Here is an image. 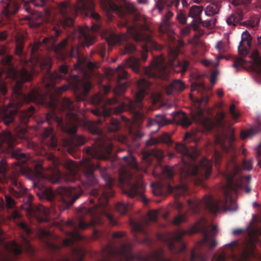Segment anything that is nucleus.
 <instances>
[{
    "label": "nucleus",
    "mask_w": 261,
    "mask_h": 261,
    "mask_svg": "<svg viewBox=\"0 0 261 261\" xmlns=\"http://www.w3.org/2000/svg\"><path fill=\"white\" fill-rule=\"evenodd\" d=\"M67 68L65 65H62L59 68V72H48L45 75L44 80V85L47 89H53L55 93L48 95H43L40 90H32L26 96L20 91L21 84L29 81L31 78V74L28 72L25 68H22L19 71L13 69L12 78L17 81L14 88L13 94V100L7 107L0 108V118L2 119L4 123L8 124L13 121V116L18 110V107L23 102H33L38 104L45 105L47 107L55 109L57 107L58 102L56 96L67 90L69 86L63 85L58 88H54V85L59 82L62 78V73L67 72Z\"/></svg>",
    "instance_id": "1"
},
{
    "label": "nucleus",
    "mask_w": 261,
    "mask_h": 261,
    "mask_svg": "<svg viewBox=\"0 0 261 261\" xmlns=\"http://www.w3.org/2000/svg\"><path fill=\"white\" fill-rule=\"evenodd\" d=\"M239 171L240 168L234 157L232 156L227 164L225 173L227 183L223 187L224 200L222 201L214 200L212 197L205 196L201 200H189L188 204L190 208L192 209L194 213H196L197 211L195 209V207L203 206L214 214L216 213L221 207L226 211H237L238 206L235 198L232 195V193H237L239 190L244 188H245L247 193L251 191V189L248 187L251 179L250 176L240 177L239 179H237L236 176Z\"/></svg>",
    "instance_id": "2"
},
{
    "label": "nucleus",
    "mask_w": 261,
    "mask_h": 261,
    "mask_svg": "<svg viewBox=\"0 0 261 261\" xmlns=\"http://www.w3.org/2000/svg\"><path fill=\"white\" fill-rule=\"evenodd\" d=\"M176 150L183 155V163L180 167V174L181 180L190 175L200 174L203 178H207L211 173L212 162L204 158L201 162L199 166H195L193 159L198 154V150L194 147L188 149L182 143L177 144ZM169 192H173L178 196L185 194L187 190L186 183L181 181L179 185L175 187L169 186Z\"/></svg>",
    "instance_id": "3"
},
{
    "label": "nucleus",
    "mask_w": 261,
    "mask_h": 261,
    "mask_svg": "<svg viewBox=\"0 0 261 261\" xmlns=\"http://www.w3.org/2000/svg\"><path fill=\"white\" fill-rule=\"evenodd\" d=\"M183 41H178V46L175 48L170 47L168 53V65L164 63V59L163 56H160L154 59L149 67L144 69V73L152 77H160L163 79H166L168 73V67L174 68L176 65L180 68L179 70H175L177 72L184 73L189 65V63L186 61H177L175 64V59L179 53V49L184 46Z\"/></svg>",
    "instance_id": "4"
},
{
    "label": "nucleus",
    "mask_w": 261,
    "mask_h": 261,
    "mask_svg": "<svg viewBox=\"0 0 261 261\" xmlns=\"http://www.w3.org/2000/svg\"><path fill=\"white\" fill-rule=\"evenodd\" d=\"M204 89L203 84L201 82H196L191 85V92L196 91L201 92ZM190 98L192 101L195 102V110L191 114L192 119L197 123H200L205 129L210 130L215 125L221 126L222 122L225 117V113L223 112H218L215 118V120L205 117L203 115V110L202 107H204L208 101L209 98L204 96L200 99L194 97V94H190Z\"/></svg>",
    "instance_id": "5"
},
{
    "label": "nucleus",
    "mask_w": 261,
    "mask_h": 261,
    "mask_svg": "<svg viewBox=\"0 0 261 261\" xmlns=\"http://www.w3.org/2000/svg\"><path fill=\"white\" fill-rule=\"evenodd\" d=\"M208 225L204 219H202L197 222L188 231H179L174 233L168 239L167 244L169 249L172 250L174 248V243L179 241L181 237L186 233H192L197 231H202L204 233V237L202 240L198 243V245H205L210 249L214 248L217 244L214 239L213 236L217 232V226H212L211 232H209Z\"/></svg>",
    "instance_id": "6"
},
{
    "label": "nucleus",
    "mask_w": 261,
    "mask_h": 261,
    "mask_svg": "<svg viewBox=\"0 0 261 261\" xmlns=\"http://www.w3.org/2000/svg\"><path fill=\"white\" fill-rule=\"evenodd\" d=\"M109 196V195L107 193H102L101 197L98 199L99 204L89 208L88 213L93 215V217L90 223H86L84 221L81 220L79 224V226L81 229H85L88 226H95L101 224L102 221L100 216L102 215L106 216L112 225L116 224V221L112 216L108 214L106 209L103 207L107 203Z\"/></svg>",
    "instance_id": "7"
},
{
    "label": "nucleus",
    "mask_w": 261,
    "mask_h": 261,
    "mask_svg": "<svg viewBox=\"0 0 261 261\" xmlns=\"http://www.w3.org/2000/svg\"><path fill=\"white\" fill-rule=\"evenodd\" d=\"M151 32L149 27L147 25H140L138 23H135L133 25L127 28L128 33L137 41H144L147 44L142 47V59L143 61L146 60L147 58V53L149 44H150L154 48L158 49L155 46L156 43L153 42L151 38L150 33Z\"/></svg>",
    "instance_id": "8"
},
{
    "label": "nucleus",
    "mask_w": 261,
    "mask_h": 261,
    "mask_svg": "<svg viewBox=\"0 0 261 261\" xmlns=\"http://www.w3.org/2000/svg\"><path fill=\"white\" fill-rule=\"evenodd\" d=\"M59 109L60 111L67 112L65 120V124L62 126V129L69 134H74L77 126L81 124L78 117L73 112L75 106L68 98H65L61 102Z\"/></svg>",
    "instance_id": "9"
},
{
    "label": "nucleus",
    "mask_w": 261,
    "mask_h": 261,
    "mask_svg": "<svg viewBox=\"0 0 261 261\" xmlns=\"http://www.w3.org/2000/svg\"><path fill=\"white\" fill-rule=\"evenodd\" d=\"M141 178L142 176L140 175L138 178L137 176L133 175L126 169H122L120 171V182L130 185V189L124 192L130 197H134L145 189V186Z\"/></svg>",
    "instance_id": "10"
},
{
    "label": "nucleus",
    "mask_w": 261,
    "mask_h": 261,
    "mask_svg": "<svg viewBox=\"0 0 261 261\" xmlns=\"http://www.w3.org/2000/svg\"><path fill=\"white\" fill-rule=\"evenodd\" d=\"M251 62H247L243 58L236 60L233 66L238 68L240 67H247L253 71V79L254 82L261 85V57L258 51L253 50L251 55Z\"/></svg>",
    "instance_id": "11"
},
{
    "label": "nucleus",
    "mask_w": 261,
    "mask_h": 261,
    "mask_svg": "<svg viewBox=\"0 0 261 261\" xmlns=\"http://www.w3.org/2000/svg\"><path fill=\"white\" fill-rule=\"evenodd\" d=\"M22 173L30 179H45L50 180L52 183H57L60 180L61 173L55 166L52 169L50 175H46L43 173V168L40 164L36 165L34 170L29 167L22 169Z\"/></svg>",
    "instance_id": "12"
},
{
    "label": "nucleus",
    "mask_w": 261,
    "mask_h": 261,
    "mask_svg": "<svg viewBox=\"0 0 261 261\" xmlns=\"http://www.w3.org/2000/svg\"><path fill=\"white\" fill-rule=\"evenodd\" d=\"M113 143L109 138H103L97 146L87 148L86 153L93 158L107 160L113 148Z\"/></svg>",
    "instance_id": "13"
},
{
    "label": "nucleus",
    "mask_w": 261,
    "mask_h": 261,
    "mask_svg": "<svg viewBox=\"0 0 261 261\" xmlns=\"http://www.w3.org/2000/svg\"><path fill=\"white\" fill-rule=\"evenodd\" d=\"M57 194L62 197V205L59 207L60 211H62L67 209L79 197L81 190L80 188L60 187L57 189Z\"/></svg>",
    "instance_id": "14"
},
{
    "label": "nucleus",
    "mask_w": 261,
    "mask_h": 261,
    "mask_svg": "<svg viewBox=\"0 0 261 261\" xmlns=\"http://www.w3.org/2000/svg\"><path fill=\"white\" fill-rule=\"evenodd\" d=\"M71 7L68 2H63L59 4L56 11L57 14L54 17L58 24L64 27H70L73 24V19L70 17Z\"/></svg>",
    "instance_id": "15"
},
{
    "label": "nucleus",
    "mask_w": 261,
    "mask_h": 261,
    "mask_svg": "<svg viewBox=\"0 0 261 261\" xmlns=\"http://www.w3.org/2000/svg\"><path fill=\"white\" fill-rule=\"evenodd\" d=\"M99 29V25L97 24H93L91 28L87 25L79 27L74 31L70 37L73 39L77 38L85 41L86 45L89 46L93 43L94 40L95 36L93 33L97 32Z\"/></svg>",
    "instance_id": "16"
},
{
    "label": "nucleus",
    "mask_w": 261,
    "mask_h": 261,
    "mask_svg": "<svg viewBox=\"0 0 261 261\" xmlns=\"http://www.w3.org/2000/svg\"><path fill=\"white\" fill-rule=\"evenodd\" d=\"M21 207L22 209L27 211L29 214L34 217L38 218V215H43L45 216H49L50 218H54L58 216L57 211L54 206H51L50 208H47L42 205H38V206H33L31 202L27 201Z\"/></svg>",
    "instance_id": "17"
},
{
    "label": "nucleus",
    "mask_w": 261,
    "mask_h": 261,
    "mask_svg": "<svg viewBox=\"0 0 261 261\" xmlns=\"http://www.w3.org/2000/svg\"><path fill=\"white\" fill-rule=\"evenodd\" d=\"M259 234H261V230L257 229L250 230L248 232L249 237L248 244L246 245V248L241 256L238 257L233 256V259L236 261H247V258L253 256L254 243L257 241V237Z\"/></svg>",
    "instance_id": "18"
},
{
    "label": "nucleus",
    "mask_w": 261,
    "mask_h": 261,
    "mask_svg": "<svg viewBox=\"0 0 261 261\" xmlns=\"http://www.w3.org/2000/svg\"><path fill=\"white\" fill-rule=\"evenodd\" d=\"M125 67L130 68L134 71L138 73L140 71V61L138 59L131 57L114 70L112 73L117 74L118 82L121 80L126 79L128 76L127 72L124 70Z\"/></svg>",
    "instance_id": "19"
},
{
    "label": "nucleus",
    "mask_w": 261,
    "mask_h": 261,
    "mask_svg": "<svg viewBox=\"0 0 261 261\" xmlns=\"http://www.w3.org/2000/svg\"><path fill=\"white\" fill-rule=\"evenodd\" d=\"M137 85L139 91L136 95L135 99L134 101L129 100L128 103V107L132 110H134L136 108L142 109L143 108L141 101L145 94L148 93V89L149 86L148 82L143 79L139 81Z\"/></svg>",
    "instance_id": "20"
},
{
    "label": "nucleus",
    "mask_w": 261,
    "mask_h": 261,
    "mask_svg": "<svg viewBox=\"0 0 261 261\" xmlns=\"http://www.w3.org/2000/svg\"><path fill=\"white\" fill-rule=\"evenodd\" d=\"M81 166L86 178V180L83 181L82 185L85 187L93 185L97 183L93 171L96 168L89 158L84 159L81 162ZM98 168V166H97Z\"/></svg>",
    "instance_id": "21"
},
{
    "label": "nucleus",
    "mask_w": 261,
    "mask_h": 261,
    "mask_svg": "<svg viewBox=\"0 0 261 261\" xmlns=\"http://www.w3.org/2000/svg\"><path fill=\"white\" fill-rule=\"evenodd\" d=\"M108 9L115 11L120 17L123 16L126 12L132 13L136 10L134 4L130 3L124 2L123 6H118L114 2L108 1Z\"/></svg>",
    "instance_id": "22"
},
{
    "label": "nucleus",
    "mask_w": 261,
    "mask_h": 261,
    "mask_svg": "<svg viewBox=\"0 0 261 261\" xmlns=\"http://www.w3.org/2000/svg\"><path fill=\"white\" fill-rule=\"evenodd\" d=\"M64 167L68 170V173L65 176V180L67 181H74L79 179L78 171L82 169L79 165L72 161L68 160L64 164Z\"/></svg>",
    "instance_id": "23"
},
{
    "label": "nucleus",
    "mask_w": 261,
    "mask_h": 261,
    "mask_svg": "<svg viewBox=\"0 0 261 261\" xmlns=\"http://www.w3.org/2000/svg\"><path fill=\"white\" fill-rule=\"evenodd\" d=\"M130 249V245L125 244L121 246L119 250H116L112 248L110 249L109 253L112 256H117L118 261H130L133 258Z\"/></svg>",
    "instance_id": "24"
},
{
    "label": "nucleus",
    "mask_w": 261,
    "mask_h": 261,
    "mask_svg": "<svg viewBox=\"0 0 261 261\" xmlns=\"http://www.w3.org/2000/svg\"><path fill=\"white\" fill-rule=\"evenodd\" d=\"M252 38L250 34L246 30L242 34V39L238 46V51L241 55H246L251 44Z\"/></svg>",
    "instance_id": "25"
},
{
    "label": "nucleus",
    "mask_w": 261,
    "mask_h": 261,
    "mask_svg": "<svg viewBox=\"0 0 261 261\" xmlns=\"http://www.w3.org/2000/svg\"><path fill=\"white\" fill-rule=\"evenodd\" d=\"M95 5L92 0H77L74 6L75 12H82L88 15V12L94 10Z\"/></svg>",
    "instance_id": "26"
},
{
    "label": "nucleus",
    "mask_w": 261,
    "mask_h": 261,
    "mask_svg": "<svg viewBox=\"0 0 261 261\" xmlns=\"http://www.w3.org/2000/svg\"><path fill=\"white\" fill-rule=\"evenodd\" d=\"M234 138L232 135L228 136L225 133L218 136L216 138V143L220 144L226 151H229L233 149V142Z\"/></svg>",
    "instance_id": "27"
},
{
    "label": "nucleus",
    "mask_w": 261,
    "mask_h": 261,
    "mask_svg": "<svg viewBox=\"0 0 261 261\" xmlns=\"http://www.w3.org/2000/svg\"><path fill=\"white\" fill-rule=\"evenodd\" d=\"M170 122L164 115H157L154 118L148 119L147 126L148 127H154V129L152 132L155 133L161 126L170 123Z\"/></svg>",
    "instance_id": "28"
},
{
    "label": "nucleus",
    "mask_w": 261,
    "mask_h": 261,
    "mask_svg": "<svg viewBox=\"0 0 261 261\" xmlns=\"http://www.w3.org/2000/svg\"><path fill=\"white\" fill-rule=\"evenodd\" d=\"M1 2L4 8L3 14L6 17L14 14L19 9L18 4L12 0H1Z\"/></svg>",
    "instance_id": "29"
},
{
    "label": "nucleus",
    "mask_w": 261,
    "mask_h": 261,
    "mask_svg": "<svg viewBox=\"0 0 261 261\" xmlns=\"http://www.w3.org/2000/svg\"><path fill=\"white\" fill-rule=\"evenodd\" d=\"M173 121L182 125L184 127H187L191 123V121L182 112H173L172 114Z\"/></svg>",
    "instance_id": "30"
},
{
    "label": "nucleus",
    "mask_w": 261,
    "mask_h": 261,
    "mask_svg": "<svg viewBox=\"0 0 261 261\" xmlns=\"http://www.w3.org/2000/svg\"><path fill=\"white\" fill-rule=\"evenodd\" d=\"M186 85L180 80H175L165 88L167 94H173L175 91H181L185 89Z\"/></svg>",
    "instance_id": "31"
},
{
    "label": "nucleus",
    "mask_w": 261,
    "mask_h": 261,
    "mask_svg": "<svg viewBox=\"0 0 261 261\" xmlns=\"http://www.w3.org/2000/svg\"><path fill=\"white\" fill-rule=\"evenodd\" d=\"M127 36L126 35L123 34L121 36H118L114 33H110L106 38V41L110 47L116 43H120L121 42L126 40Z\"/></svg>",
    "instance_id": "32"
},
{
    "label": "nucleus",
    "mask_w": 261,
    "mask_h": 261,
    "mask_svg": "<svg viewBox=\"0 0 261 261\" xmlns=\"http://www.w3.org/2000/svg\"><path fill=\"white\" fill-rule=\"evenodd\" d=\"M85 142V139L78 135H75L69 139L66 140L64 142V145L69 148H73L74 146L81 145Z\"/></svg>",
    "instance_id": "33"
},
{
    "label": "nucleus",
    "mask_w": 261,
    "mask_h": 261,
    "mask_svg": "<svg viewBox=\"0 0 261 261\" xmlns=\"http://www.w3.org/2000/svg\"><path fill=\"white\" fill-rule=\"evenodd\" d=\"M243 16V11L240 9H238L227 18V23L229 25H235L242 20Z\"/></svg>",
    "instance_id": "34"
},
{
    "label": "nucleus",
    "mask_w": 261,
    "mask_h": 261,
    "mask_svg": "<svg viewBox=\"0 0 261 261\" xmlns=\"http://www.w3.org/2000/svg\"><path fill=\"white\" fill-rule=\"evenodd\" d=\"M11 182L13 186L11 190L15 193L16 196H21L26 193L22 185L15 178H12Z\"/></svg>",
    "instance_id": "35"
},
{
    "label": "nucleus",
    "mask_w": 261,
    "mask_h": 261,
    "mask_svg": "<svg viewBox=\"0 0 261 261\" xmlns=\"http://www.w3.org/2000/svg\"><path fill=\"white\" fill-rule=\"evenodd\" d=\"M34 59L35 60V63H34V65L35 64H39L41 68L48 69L51 66V59L49 57L40 59L39 57H35L34 56L32 57V60Z\"/></svg>",
    "instance_id": "36"
},
{
    "label": "nucleus",
    "mask_w": 261,
    "mask_h": 261,
    "mask_svg": "<svg viewBox=\"0 0 261 261\" xmlns=\"http://www.w3.org/2000/svg\"><path fill=\"white\" fill-rule=\"evenodd\" d=\"M179 0H159L154 9L161 12L163 10V5L167 6L174 5L175 8H177L179 5Z\"/></svg>",
    "instance_id": "37"
},
{
    "label": "nucleus",
    "mask_w": 261,
    "mask_h": 261,
    "mask_svg": "<svg viewBox=\"0 0 261 261\" xmlns=\"http://www.w3.org/2000/svg\"><path fill=\"white\" fill-rule=\"evenodd\" d=\"M203 10V7L194 5L190 9L189 16L197 19L199 21H201L200 15Z\"/></svg>",
    "instance_id": "38"
},
{
    "label": "nucleus",
    "mask_w": 261,
    "mask_h": 261,
    "mask_svg": "<svg viewBox=\"0 0 261 261\" xmlns=\"http://www.w3.org/2000/svg\"><path fill=\"white\" fill-rule=\"evenodd\" d=\"M83 75L84 76V79L82 80H81L80 83L79 85H81L82 86V87L84 89V94H87L88 92L89 91V90L91 88V85L90 82L88 81V79L90 75L88 73H87L86 71L83 72Z\"/></svg>",
    "instance_id": "39"
},
{
    "label": "nucleus",
    "mask_w": 261,
    "mask_h": 261,
    "mask_svg": "<svg viewBox=\"0 0 261 261\" xmlns=\"http://www.w3.org/2000/svg\"><path fill=\"white\" fill-rule=\"evenodd\" d=\"M219 11V6L217 4L212 3L208 5L204 10V13L207 16H212Z\"/></svg>",
    "instance_id": "40"
},
{
    "label": "nucleus",
    "mask_w": 261,
    "mask_h": 261,
    "mask_svg": "<svg viewBox=\"0 0 261 261\" xmlns=\"http://www.w3.org/2000/svg\"><path fill=\"white\" fill-rule=\"evenodd\" d=\"M67 235L69 236L70 239H66L63 241V245L65 246H69L71 244L73 241L81 239L80 234L76 231L68 232Z\"/></svg>",
    "instance_id": "41"
},
{
    "label": "nucleus",
    "mask_w": 261,
    "mask_h": 261,
    "mask_svg": "<svg viewBox=\"0 0 261 261\" xmlns=\"http://www.w3.org/2000/svg\"><path fill=\"white\" fill-rule=\"evenodd\" d=\"M67 44V40H64L61 43L54 47V50L60 56L61 59H64L66 56L65 47Z\"/></svg>",
    "instance_id": "42"
},
{
    "label": "nucleus",
    "mask_w": 261,
    "mask_h": 261,
    "mask_svg": "<svg viewBox=\"0 0 261 261\" xmlns=\"http://www.w3.org/2000/svg\"><path fill=\"white\" fill-rule=\"evenodd\" d=\"M260 130L261 126H253L248 129L247 132L242 131L241 134V138L242 139H244L247 138L251 137L253 135L259 132Z\"/></svg>",
    "instance_id": "43"
},
{
    "label": "nucleus",
    "mask_w": 261,
    "mask_h": 261,
    "mask_svg": "<svg viewBox=\"0 0 261 261\" xmlns=\"http://www.w3.org/2000/svg\"><path fill=\"white\" fill-rule=\"evenodd\" d=\"M125 106V105L124 104H122L115 108L114 110H112V109H104L102 112V115L105 117H107L109 116L112 113H114L116 114L121 113L124 110Z\"/></svg>",
    "instance_id": "44"
},
{
    "label": "nucleus",
    "mask_w": 261,
    "mask_h": 261,
    "mask_svg": "<svg viewBox=\"0 0 261 261\" xmlns=\"http://www.w3.org/2000/svg\"><path fill=\"white\" fill-rule=\"evenodd\" d=\"M87 67L89 69H92L96 67V65L91 62L85 60L83 59L79 58L77 63L75 64V68H79L83 70L84 67Z\"/></svg>",
    "instance_id": "45"
},
{
    "label": "nucleus",
    "mask_w": 261,
    "mask_h": 261,
    "mask_svg": "<svg viewBox=\"0 0 261 261\" xmlns=\"http://www.w3.org/2000/svg\"><path fill=\"white\" fill-rule=\"evenodd\" d=\"M12 156L16 158L21 162L23 163L29 158V155L22 153L20 149H18L13 151L12 153Z\"/></svg>",
    "instance_id": "46"
},
{
    "label": "nucleus",
    "mask_w": 261,
    "mask_h": 261,
    "mask_svg": "<svg viewBox=\"0 0 261 261\" xmlns=\"http://www.w3.org/2000/svg\"><path fill=\"white\" fill-rule=\"evenodd\" d=\"M173 14L170 11H168L162 19L161 24L159 28V31L161 32L165 33L166 30L165 28L168 25V20L173 16Z\"/></svg>",
    "instance_id": "47"
},
{
    "label": "nucleus",
    "mask_w": 261,
    "mask_h": 261,
    "mask_svg": "<svg viewBox=\"0 0 261 261\" xmlns=\"http://www.w3.org/2000/svg\"><path fill=\"white\" fill-rule=\"evenodd\" d=\"M34 112V109L32 107H30L28 110L22 112L20 115L22 122L27 123L28 121V118L33 115Z\"/></svg>",
    "instance_id": "48"
},
{
    "label": "nucleus",
    "mask_w": 261,
    "mask_h": 261,
    "mask_svg": "<svg viewBox=\"0 0 261 261\" xmlns=\"http://www.w3.org/2000/svg\"><path fill=\"white\" fill-rule=\"evenodd\" d=\"M132 207L130 203L125 204L122 202H118L116 206V210L121 214H124L126 212Z\"/></svg>",
    "instance_id": "49"
},
{
    "label": "nucleus",
    "mask_w": 261,
    "mask_h": 261,
    "mask_svg": "<svg viewBox=\"0 0 261 261\" xmlns=\"http://www.w3.org/2000/svg\"><path fill=\"white\" fill-rule=\"evenodd\" d=\"M123 159L125 161V163L129 167L139 170L136 162V160L132 155H130L128 156H123Z\"/></svg>",
    "instance_id": "50"
},
{
    "label": "nucleus",
    "mask_w": 261,
    "mask_h": 261,
    "mask_svg": "<svg viewBox=\"0 0 261 261\" xmlns=\"http://www.w3.org/2000/svg\"><path fill=\"white\" fill-rule=\"evenodd\" d=\"M150 261H170L165 259L163 255L162 250H160L154 252L150 255Z\"/></svg>",
    "instance_id": "51"
},
{
    "label": "nucleus",
    "mask_w": 261,
    "mask_h": 261,
    "mask_svg": "<svg viewBox=\"0 0 261 261\" xmlns=\"http://www.w3.org/2000/svg\"><path fill=\"white\" fill-rule=\"evenodd\" d=\"M215 47L219 53H224L228 48V42H223L221 41H219Z\"/></svg>",
    "instance_id": "52"
},
{
    "label": "nucleus",
    "mask_w": 261,
    "mask_h": 261,
    "mask_svg": "<svg viewBox=\"0 0 261 261\" xmlns=\"http://www.w3.org/2000/svg\"><path fill=\"white\" fill-rule=\"evenodd\" d=\"M217 19L215 18H212L211 19L199 21L201 22L202 26L209 29H212L215 26Z\"/></svg>",
    "instance_id": "53"
},
{
    "label": "nucleus",
    "mask_w": 261,
    "mask_h": 261,
    "mask_svg": "<svg viewBox=\"0 0 261 261\" xmlns=\"http://www.w3.org/2000/svg\"><path fill=\"white\" fill-rule=\"evenodd\" d=\"M42 194L48 200H51L55 196V193L49 188H45L43 189Z\"/></svg>",
    "instance_id": "54"
},
{
    "label": "nucleus",
    "mask_w": 261,
    "mask_h": 261,
    "mask_svg": "<svg viewBox=\"0 0 261 261\" xmlns=\"http://www.w3.org/2000/svg\"><path fill=\"white\" fill-rule=\"evenodd\" d=\"M229 111L231 117L235 121V122H236L237 121L236 120L240 117V114L236 110L235 105L233 104L231 105Z\"/></svg>",
    "instance_id": "55"
},
{
    "label": "nucleus",
    "mask_w": 261,
    "mask_h": 261,
    "mask_svg": "<svg viewBox=\"0 0 261 261\" xmlns=\"http://www.w3.org/2000/svg\"><path fill=\"white\" fill-rule=\"evenodd\" d=\"M119 127V121L116 119H112L110 124L108 126V130L110 132H115L118 129Z\"/></svg>",
    "instance_id": "56"
},
{
    "label": "nucleus",
    "mask_w": 261,
    "mask_h": 261,
    "mask_svg": "<svg viewBox=\"0 0 261 261\" xmlns=\"http://www.w3.org/2000/svg\"><path fill=\"white\" fill-rule=\"evenodd\" d=\"M6 163L4 160L0 161V181H2L6 176Z\"/></svg>",
    "instance_id": "57"
},
{
    "label": "nucleus",
    "mask_w": 261,
    "mask_h": 261,
    "mask_svg": "<svg viewBox=\"0 0 261 261\" xmlns=\"http://www.w3.org/2000/svg\"><path fill=\"white\" fill-rule=\"evenodd\" d=\"M159 211L158 210L155 211H151L149 212L147 215V222L146 223L148 222H153L155 221L156 219L157 216L158 215Z\"/></svg>",
    "instance_id": "58"
},
{
    "label": "nucleus",
    "mask_w": 261,
    "mask_h": 261,
    "mask_svg": "<svg viewBox=\"0 0 261 261\" xmlns=\"http://www.w3.org/2000/svg\"><path fill=\"white\" fill-rule=\"evenodd\" d=\"M46 118L48 121H49L51 119H53L58 122V124H61L63 122L62 117L56 116L54 113L52 114H48L46 116Z\"/></svg>",
    "instance_id": "59"
},
{
    "label": "nucleus",
    "mask_w": 261,
    "mask_h": 261,
    "mask_svg": "<svg viewBox=\"0 0 261 261\" xmlns=\"http://www.w3.org/2000/svg\"><path fill=\"white\" fill-rule=\"evenodd\" d=\"M21 245L28 251H31V247L29 244L28 239L24 237L23 234H21Z\"/></svg>",
    "instance_id": "60"
},
{
    "label": "nucleus",
    "mask_w": 261,
    "mask_h": 261,
    "mask_svg": "<svg viewBox=\"0 0 261 261\" xmlns=\"http://www.w3.org/2000/svg\"><path fill=\"white\" fill-rule=\"evenodd\" d=\"M162 170L164 175L168 178L171 177L174 173V169L169 167L162 168Z\"/></svg>",
    "instance_id": "61"
},
{
    "label": "nucleus",
    "mask_w": 261,
    "mask_h": 261,
    "mask_svg": "<svg viewBox=\"0 0 261 261\" xmlns=\"http://www.w3.org/2000/svg\"><path fill=\"white\" fill-rule=\"evenodd\" d=\"M259 19L257 17H252L247 21V24L251 28L257 27Z\"/></svg>",
    "instance_id": "62"
},
{
    "label": "nucleus",
    "mask_w": 261,
    "mask_h": 261,
    "mask_svg": "<svg viewBox=\"0 0 261 261\" xmlns=\"http://www.w3.org/2000/svg\"><path fill=\"white\" fill-rule=\"evenodd\" d=\"M131 226L134 231H141L142 230L143 224L141 222H132Z\"/></svg>",
    "instance_id": "63"
},
{
    "label": "nucleus",
    "mask_w": 261,
    "mask_h": 261,
    "mask_svg": "<svg viewBox=\"0 0 261 261\" xmlns=\"http://www.w3.org/2000/svg\"><path fill=\"white\" fill-rule=\"evenodd\" d=\"M17 225L22 229L24 233L27 236L29 235L31 233V230L27 225V224L23 222H20L17 223Z\"/></svg>",
    "instance_id": "64"
}]
</instances>
